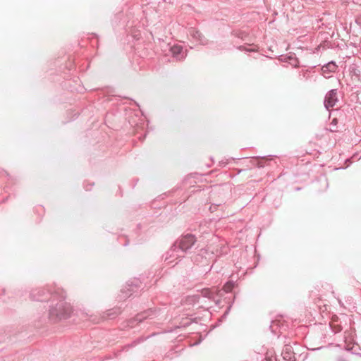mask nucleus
<instances>
[{"instance_id":"nucleus-1","label":"nucleus","mask_w":361,"mask_h":361,"mask_svg":"<svg viewBox=\"0 0 361 361\" xmlns=\"http://www.w3.org/2000/svg\"><path fill=\"white\" fill-rule=\"evenodd\" d=\"M71 312V307L69 304L60 300L56 305V307H51L49 310V317L56 321L67 318Z\"/></svg>"},{"instance_id":"nucleus-2","label":"nucleus","mask_w":361,"mask_h":361,"mask_svg":"<svg viewBox=\"0 0 361 361\" xmlns=\"http://www.w3.org/2000/svg\"><path fill=\"white\" fill-rule=\"evenodd\" d=\"M196 242L195 235L192 234H187L182 236L181 238L176 241V246L178 247L180 252L182 253H186Z\"/></svg>"},{"instance_id":"nucleus-3","label":"nucleus","mask_w":361,"mask_h":361,"mask_svg":"<svg viewBox=\"0 0 361 361\" xmlns=\"http://www.w3.org/2000/svg\"><path fill=\"white\" fill-rule=\"evenodd\" d=\"M338 90L333 89L329 90L325 95L324 105L327 110L334 107L338 102Z\"/></svg>"},{"instance_id":"nucleus-4","label":"nucleus","mask_w":361,"mask_h":361,"mask_svg":"<svg viewBox=\"0 0 361 361\" xmlns=\"http://www.w3.org/2000/svg\"><path fill=\"white\" fill-rule=\"evenodd\" d=\"M183 256V253L180 252V250L178 247L176 246V244L174 243L170 250L166 252V257H165V262H167V264H170L173 263L175 259L182 257Z\"/></svg>"},{"instance_id":"nucleus-5","label":"nucleus","mask_w":361,"mask_h":361,"mask_svg":"<svg viewBox=\"0 0 361 361\" xmlns=\"http://www.w3.org/2000/svg\"><path fill=\"white\" fill-rule=\"evenodd\" d=\"M170 52L172 55V56L176 60V61H181L184 59L186 56V52L183 51V48L180 45H173L170 49Z\"/></svg>"},{"instance_id":"nucleus-6","label":"nucleus","mask_w":361,"mask_h":361,"mask_svg":"<svg viewBox=\"0 0 361 361\" xmlns=\"http://www.w3.org/2000/svg\"><path fill=\"white\" fill-rule=\"evenodd\" d=\"M188 34L194 40L199 42L200 44H206L207 43V39L202 34L195 28H190Z\"/></svg>"},{"instance_id":"nucleus-7","label":"nucleus","mask_w":361,"mask_h":361,"mask_svg":"<svg viewBox=\"0 0 361 361\" xmlns=\"http://www.w3.org/2000/svg\"><path fill=\"white\" fill-rule=\"evenodd\" d=\"M281 355L283 358L286 361H295V357L293 350V347L289 345H286L282 350Z\"/></svg>"},{"instance_id":"nucleus-8","label":"nucleus","mask_w":361,"mask_h":361,"mask_svg":"<svg viewBox=\"0 0 361 361\" xmlns=\"http://www.w3.org/2000/svg\"><path fill=\"white\" fill-rule=\"evenodd\" d=\"M336 69L337 65L336 64V63L334 61H331L322 66V71L323 75L326 78H329V75L332 73L336 72Z\"/></svg>"},{"instance_id":"nucleus-9","label":"nucleus","mask_w":361,"mask_h":361,"mask_svg":"<svg viewBox=\"0 0 361 361\" xmlns=\"http://www.w3.org/2000/svg\"><path fill=\"white\" fill-rule=\"evenodd\" d=\"M201 295L212 299L214 298V293L210 289H203L201 291Z\"/></svg>"},{"instance_id":"nucleus-10","label":"nucleus","mask_w":361,"mask_h":361,"mask_svg":"<svg viewBox=\"0 0 361 361\" xmlns=\"http://www.w3.org/2000/svg\"><path fill=\"white\" fill-rule=\"evenodd\" d=\"M234 287V283L229 281L224 286V290L225 292L228 293L232 290Z\"/></svg>"},{"instance_id":"nucleus-11","label":"nucleus","mask_w":361,"mask_h":361,"mask_svg":"<svg viewBox=\"0 0 361 361\" xmlns=\"http://www.w3.org/2000/svg\"><path fill=\"white\" fill-rule=\"evenodd\" d=\"M149 317L148 312H144L141 314H138L135 317V320L138 322H141L143 319L147 318Z\"/></svg>"},{"instance_id":"nucleus-12","label":"nucleus","mask_w":361,"mask_h":361,"mask_svg":"<svg viewBox=\"0 0 361 361\" xmlns=\"http://www.w3.org/2000/svg\"><path fill=\"white\" fill-rule=\"evenodd\" d=\"M40 292H41L40 290H37V294L35 293V291H33L31 293V296H32V299L35 300H43L44 298H42L41 297Z\"/></svg>"},{"instance_id":"nucleus-13","label":"nucleus","mask_w":361,"mask_h":361,"mask_svg":"<svg viewBox=\"0 0 361 361\" xmlns=\"http://www.w3.org/2000/svg\"><path fill=\"white\" fill-rule=\"evenodd\" d=\"M338 361H346L345 359L342 358V357H339L338 359Z\"/></svg>"}]
</instances>
